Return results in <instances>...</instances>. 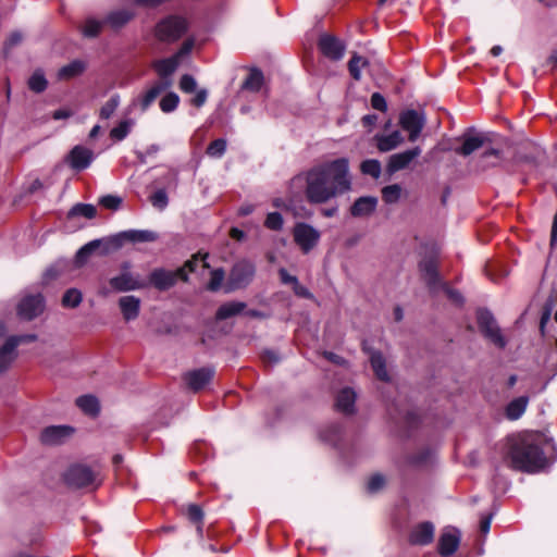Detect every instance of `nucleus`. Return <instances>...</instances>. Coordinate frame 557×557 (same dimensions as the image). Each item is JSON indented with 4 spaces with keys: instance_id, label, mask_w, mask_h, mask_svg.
Segmentation results:
<instances>
[{
    "instance_id": "obj_24",
    "label": "nucleus",
    "mask_w": 557,
    "mask_h": 557,
    "mask_svg": "<svg viewBox=\"0 0 557 557\" xmlns=\"http://www.w3.org/2000/svg\"><path fill=\"white\" fill-rule=\"evenodd\" d=\"M356 393L349 388H343L336 396V409L345 414H351L355 411Z\"/></svg>"
},
{
    "instance_id": "obj_52",
    "label": "nucleus",
    "mask_w": 557,
    "mask_h": 557,
    "mask_svg": "<svg viewBox=\"0 0 557 557\" xmlns=\"http://www.w3.org/2000/svg\"><path fill=\"white\" fill-rule=\"evenodd\" d=\"M283 223V216L278 212H270L264 221L265 227L272 231L282 230Z\"/></svg>"
},
{
    "instance_id": "obj_27",
    "label": "nucleus",
    "mask_w": 557,
    "mask_h": 557,
    "mask_svg": "<svg viewBox=\"0 0 557 557\" xmlns=\"http://www.w3.org/2000/svg\"><path fill=\"white\" fill-rule=\"evenodd\" d=\"M168 88L169 83H153V85L138 98L141 111H146L154 102V100Z\"/></svg>"
},
{
    "instance_id": "obj_7",
    "label": "nucleus",
    "mask_w": 557,
    "mask_h": 557,
    "mask_svg": "<svg viewBox=\"0 0 557 557\" xmlns=\"http://www.w3.org/2000/svg\"><path fill=\"white\" fill-rule=\"evenodd\" d=\"M255 265L247 260L235 263L228 275L226 292H234L248 286L255 276Z\"/></svg>"
},
{
    "instance_id": "obj_46",
    "label": "nucleus",
    "mask_w": 557,
    "mask_h": 557,
    "mask_svg": "<svg viewBox=\"0 0 557 557\" xmlns=\"http://www.w3.org/2000/svg\"><path fill=\"white\" fill-rule=\"evenodd\" d=\"M133 122L129 120H125L120 122V124L113 127L110 132V136L114 140H123L131 132Z\"/></svg>"
},
{
    "instance_id": "obj_41",
    "label": "nucleus",
    "mask_w": 557,
    "mask_h": 557,
    "mask_svg": "<svg viewBox=\"0 0 557 557\" xmlns=\"http://www.w3.org/2000/svg\"><path fill=\"white\" fill-rule=\"evenodd\" d=\"M368 65L367 59L355 53L348 62V70L354 79L361 78V69Z\"/></svg>"
},
{
    "instance_id": "obj_16",
    "label": "nucleus",
    "mask_w": 557,
    "mask_h": 557,
    "mask_svg": "<svg viewBox=\"0 0 557 557\" xmlns=\"http://www.w3.org/2000/svg\"><path fill=\"white\" fill-rule=\"evenodd\" d=\"M73 431L67 425H50L41 431L40 441L49 446L60 445L73 434Z\"/></svg>"
},
{
    "instance_id": "obj_1",
    "label": "nucleus",
    "mask_w": 557,
    "mask_h": 557,
    "mask_svg": "<svg viewBox=\"0 0 557 557\" xmlns=\"http://www.w3.org/2000/svg\"><path fill=\"white\" fill-rule=\"evenodd\" d=\"M306 183V198L310 203L321 205L351 189L348 160L339 158L313 166L292 180V186L301 187Z\"/></svg>"
},
{
    "instance_id": "obj_63",
    "label": "nucleus",
    "mask_w": 557,
    "mask_h": 557,
    "mask_svg": "<svg viewBox=\"0 0 557 557\" xmlns=\"http://www.w3.org/2000/svg\"><path fill=\"white\" fill-rule=\"evenodd\" d=\"M278 274H280V277H281V282L283 284H290L293 285V287L295 286V284L298 282V278L294 275H290L285 269H280L278 271Z\"/></svg>"
},
{
    "instance_id": "obj_58",
    "label": "nucleus",
    "mask_w": 557,
    "mask_h": 557,
    "mask_svg": "<svg viewBox=\"0 0 557 557\" xmlns=\"http://www.w3.org/2000/svg\"><path fill=\"white\" fill-rule=\"evenodd\" d=\"M195 46V39L194 38H187L181 46V48L177 50L174 55L181 61L184 57L188 55L193 48Z\"/></svg>"
},
{
    "instance_id": "obj_47",
    "label": "nucleus",
    "mask_w": 557,
    "mask_h": 557,
    "mask_svg": "<svg viewBox=\"0 0 557 557\" xmlns=\"http://www.w3.org/2000/svg\"><path fill=\"white\" fill-rule=\"evenodd\" d=\"M401 188L398 184L385 186L382 189V198L386 203H395L399 200Z\"/></svg>"
},
{
    "instance_id": "obj_39",
    "label": "nucleus",
    "mask_w": 557,
    "mask_h": 557,
    "mask_svg": "<svg viewBox=\"0 0 557 557\" xmlns=\"http://www.w3.org/2000/svg\"><path fill=\"white\" fill-rule=\"evenodd\" d=\"M15 357L16 354L13 351V345L4 343L0 348V374L10 367Z\"/></svg>"
},
{
    "instance_id": "obj_6",
    "label": "nucleus",
    "mask_w": 557,
    "mask_h": 557,
    "mask_svg": "<svg viewBox=\"0 0 557 557\" xmlns=\"http://www.w3.org/2000/svg\"><path fill=\"white\" fill-rule=\"evenodd\" d=\"M109 285L114 292L126 293L146 288L147 282L141 280L139 275L131 272L129 262H123L121 265V273L111 277L109 280Z\"/></svg>"
},
{
    "instance_id": "obj_51",
    "label": "nucleus",
    "mask_w": 557,
    "mask_h": 557,
    "mask_svg": "<svg viewBox=\"0 0 557 557\" xmlns=\"http://www.w3.org/2000/svg\"><path fill=\"white\" fill-rule=\"evenodd\" d=\"M226 150V140L219 138L213 140L207 148V153L213 158H221Z\"/></svg>"
},
{
    "instance_id": "obj_32",
    "label": "nucleus",
    "mask_w": 557,
    "mask_h": 557,
    "mask_svg": "<svg viewBox=\"0 0 557 557\" xmlns=\"http://www.w3.org/2000/svg\"><path fill=\"white\" fill-rule=\"evenodd\" d=\"M264 83L263 73L259 69H251L243 82L242 89L258 92Z\"/></svg>"
},
{
    "instance_id": "obj_3",
    "label": "nucleus",
    "mask_w": 557,
    "mask_h": 557,
    "mask_svg": "<svg viewBox=\"0 0 557 557\" xmlns=\"http://www.w3.org/2000/svg\"><path fill=\"white\" fill-rule=\"evenodd\" d=\"M106 248V238L94 239L78 249L75 255L74 264L67 260H59L46 270L44 277L46 281H50L61 276L63 272L71 267L79 268L84 265L91 253H94L97 249H101L102 255H108L109 252H104Z\"/></svg>"
},
{
    "instance_id": "obj_10",
    "label": "nucleus",
    "mask_w": 557,
    "mask_h": 557,
    "mask_svg": "<svg viewBox=\"0 0 557 557\" xmlns=\"http://www.w3.org/2000/svg\"><path fill=\"white\" fill-rule=\"evenodd\" d=\"M293 237L301 251L308 253L318 245L321 234L312 225L299 222L294 226Z\"/></svg>"
},
{
    "instance_id": "obj_17",
    "label": "nucleus",
    "mask_w": 557,
    "mask_h": 557,
    "mask_svg": "<svg viewBox=\"0 0 557 557\" xmlns=\"http://www.w3.org/2000/svg\"><path fill=\"white\" fill-rule=\"evenodd\" d=\"M421 148L417 146L406 151L392 154L388 159L387 171L389 173H395L406 169L416 158L421 154Z\"/></svg>"
},
{
    "instance_id": "obj_56",
    "label": "nucleus",
    "mask_w": 557,
    "mask_h": 557,
    "mask_svg": "<svg viewBox=\"0 0 557 557\" xmlns=\"http://www.w3.org/2000/svg\"><path fill=\"white\" fill-rule=\"evenodd\" d=\"M122 203V199L117 196L107 195L100 199V205L107 209L117 210Z\"/></svg>"
},
{
    "instance_id": "obj_11",
    "label": "nucleus",
    "mask_w": 557,
    "mask_h": 557,
    "mask_svg": "<svg viewBox=\"0 0 557 557\" xmlns=\"http://www.w3.org/2000/svg\"><path fill=\"white\" fill-rule=\"evenodd\" d=\"M97 479V473L84 465H74L64 473L66 484L74 487H86Z\"/></svg>"
},
{
    "instance_id": "obj_26",
    "label": "nucleus",
    "mask_w": 557,
    "mask_h": 557,
    "mask_svg": "<svg viewBox=\"0 0 557 557\" xmlns=\"http://www.w3.org/2000/svg\"><path fill=\"white\" fill-rule=\"evenodd\" d=\"M135 12L129 9H117L111 11L104 18V22L113 29H119L126 25L133 17Z\"/></svg>"
},
{
    "instance_id": "obj_57",
    "label": "nucleus",
    "mask_w": 557,
    "mask_h": 557,
    "mask_svg": "<svg viewBox=\"0 0 557 557\" xmlns=\"http://www.w3.org/2000/svg\"><path fill=\"white\" fill-rule=\"evenodd\" d=\"M37 339V336L35 334H26V335H18V336H11L7 339V344L13 345V351H15V348L23 343H32Z\"/></svg>"
},
{
    "instance_id": "obj_25",
    "label": "nucleus",
    "mask_w": 557,
    "mask_h": 557,
    "mask_svg": "<svg viewBox=\"0 0 557 557\" xmlns=\"http://www.w3.org/2000/svg\"><path fill=\"white\" fill-rule=\"evenodd\" d=\"M374 139L376 140L377 149L382 152L391 151L404 141V137L399 131H394L387 135L376 134Z\"/></svg>"
},
{
    "instance_id": "obj_55",
    "label": "nucleus",
    "mask_w": 557,
    "mask_h": 557,
    "mask_svg": "<svg viewBox=\"0 0 557 557\" xmlns=\"http://www.w3.org/2000/svg\"><path fill=\"white\" fill-rule=\"evenodd\" d=\"M385 485V478L382 474L372 475L367 484V488L370 493H376Z\"/></svg>"
},
{
    "instance_id": "obj_50",
    "label": "nucleus",
    "mask_w": 557,
    "mask_h": 557,
    "mask_svg": "<svg viewBox=\"0 0 557 557\" xmlns=\"http://www.w3.org/2000/svg\"><path fill=\"white\" fill-rule=\"evenodd\" d=\"M208 253H197L190 260L186 261L185 264L181 269H185V273L188 276L189 272H194L196 270L198 261H202L203 268L208 269L210 265L207 262Z\"/></svg>"
},
{
    "instance_id": "obj_42",
    "label": "nucleus",
    "mask_w": 557,
    "mask_h": 557,
    "mask_svg": "<svg viewBox=\"0 0 557 557\" xmlns=\"http://www.w3.org/2000/svg\"><path fill=\"white\" fill-rule=\"evenodd\" d=\"M360 170L366 175H369L373 178H379L382 172V166L379 160L368 159L361 163Z\"/></svg>"
},
{
    "instance_id": "obj_31",
    "label": "nucleus",
    "mask_w": 557,
    "mask_h": 557,
    "mask_svg": "<svg viewBox=\"0 0 557 557\" xmlns=\"http://www.w3.org/2000/svg\"><path fill=\"white\" fill-rule=\"evenodd\" d=\"M246 308L243 301H230L221 305L215 313L216 320H226L234 315L239 314Z\"/></svg>"
},
{
    "instance_id": "obj_9",
    "label": "nucleus",
    "mask_w": 557,
    "mask_h": 557,
    "mask_svg": "<svg viewBox=\"0 0 557 557\" xmlns=\"http://www.w3.org/2000/svg\"><path fill=\"white\" fill-rule=\"evenodd\" d=\"M478 325L486 338L498 348L506 346V339L498 327L496 320L487 309H480L476 313Z\"/></svg>"
},
{
    "instance_id": "obj_34",
    "label": "nucleus",
    "mask_w": 557,
    "mask_h": 557,
    "mask_svg": "<svg viewBox=\"0 0 557 557\" xmlns=\"http://www.w3.org/2000/svg\"><path fill=\"white\" fill-rule=\"evenodd\" d=\"M77 407L86 414L95 417L99 413L100 406L98 399L92 395H84L76 399Z\"/></svg>"
},
{
    "instance_id": "obj_8",
    "label": "nucleus",
    "mask_w": 557,
    "mask_h": 557,
    "mask_svg": "<svg viewBox=\"0 0 557 557\" xmlns=\"http://www.w3.org/2000/svg\"><path fill=\"white\" fill-rule=\"evenodd\" d=\"M178 280L187 281L185 269H177L175 271L157 268L150 272L148 276L147 286L151 285L158 290H168L172 288Z\"/></svg>"
},
{
    "instance_id": "obj_22",
    "label": "nucleus",
    "mask_w": 557,
    "mask_h": 557,
    "mask_svg": "<svg viewBox=\"0 0 557 557\" xmlns=\"http://www.w3.org/2000/svg\"><path fill=\"white\" fill-rule=\"evenodd\" d=\"M377 207V198L373 196H363L355 200L350 207V214L354 218L370 216Z\"/></svg>"
},
{
    "instance_id": "obj_20",
    "label": "nucleus",
    "mask_w": 557,
    "mask_h": 557,
    "mask_svg": "<svg viewBox=\"0 0 557 557\" xmlns=\"http://www.w3.org/2000/svg\"><path fill=\"white\" fill-rule=\"evenodd\" d=\"M460 543V534L458 530L448 528L443 531L438 539V553L443 557L453 555Z\"/></svg>"
},
{
    "instance_id": "obj_19",
    "label": "nucleus",
    "mask_w": 557,
    "mask_h": 557,
    "mask_svg": "<svg viewBox=\"0 0 557 557\" xmlns=\"http://www.w3.org/2000/svg\"><path fill=\"white\" fill-rule=\"evenodd\" d=\"M213 375L214 369L207 367L187 372L184 380L191 391L198 392L212 380Z\"/></svg>"
},
{
    "instance_id": "obj_2",
    "label": "nucleus",
    "mask_w": 557,
    "mask_h": 557,
    "mask_svg": "<svg viewBox=\"0 0 557 557\" xmlns=\"http://www.w3.org/2000/svg\"><path fill=\"white\" fill-rule=\"evenodd\" d=\"M508 458L512 469L530 473L541 471L547 462L534 435H525L513 441L508 451Z\"/></svg>"
},
{
    "instance_id": "obj_35",
    "label": "nucleus",
    "mask_w": 557,
    "mask_h": 557,
    "mask_svg": "<svg viewBox=\"0 0 557 557\" xmlns=\"http://www.w3.org/2000/svg\"><path fill=\"white\" fill-rule=\"evenodd\" d=\"M420 270L423 273L428 284L434 286L438 282L437 264L433 259L423 260L420 263Z\"/></svg>"
},
{
    "instance_id": "obj_54",
    "label": "nucleus",
    "mask_w": 557,
    "mask_h": 557,
    "mask_svg": "<svg viewBox=\"0 0 557 557\" xmlns=\"http://www.w3.org/2000/svg\"><path fill=\"white\" fill-rule=\"evenodd\" d=\"M180 88L183 92L191 94L196 91L197 82L194 76L189 74H184L180 79Z\"/></svg>"
},
{
    "instance_id": "obj_59",
    "label": "nucleus",
    "mask_w": 557,
    "mask_h": 557,
    "mask_svg": "<svg viewBox=\"0 0 557 557\" xmlns=\"http://www.w3.org/2000/svg\"><path fill=\"white\" fill-rule=\"evenodd\" d=\"M371 106L373 109L381 111V112H385L387 110L386 100L380 92L372 94Z\"/></svg>"
},
{
    "instance_id": "obj_44",
    "label": "nucleus",
    "mask_w": 557,
    "mask_h": 557,
    "mask_svg": "<svg viewBox=\"0 0 557 557\" xmlns=\"http://www.w3.org/2000/svg\"><path fill=\"white\" fill-rule=\"evenodd\" d=\"M120 106V96L113 95L100 109L99 116L102 120L110 119Z\"/></svg>"
},
{
    "instance_id": "obj_53",
    "label": "nucleus",
    "mask_w": 557,
    "mask_h": 557,
    "mask_svg": "<svg viewBox=\"0 0 557 557\" xmlns=\"http://www.w3.org/2000/svg\"><path fill=\"white\" fill-rule=\"evenodd\" d=\"M225 273L223 269H215L211 272V278L208 284V289L212 292H216L220 289L222 282L224 280Z\"/></svg>"
},
{
    "instance_id": "obj_4",
    "label": "nucleus",
    "mask_w": 557,
    "mask_h": 557,
    "mask_svg": "<svg viewBox=\"0 0 557 557\" xmlns=\"http://www.w3.org/2000/svg\"><path fill=\"white\" fill-rule=\"evenodd\" d=\"M188 29L186 18L178 15H169L160 20L154 26V37L165 44L177 41Z\"/></svg>"
},
{
    "instance_id": "obj_37",
    "label": "nucleus",
    "mask_w": 557,
    "mask_h": 557,
    "mask_svg": "<svg viewBox=\"0 0 557 557\" xmlns=\"http://www.w3.org/2000/svg\"><path fill=\"white\" fill-rule=\"evenodd\" d=\"M48 82L44 72L41 70H36L28 79V88L36 94H40L46 90Z\"/></svg>"
},
{
    "instance_id": "obj_64",
    "label": "nucleus",
    "mask_w": 557,
    "mask_h": 557,
    "mask_svg": "<svg viewBox=\"0 0 557 557\" xmlns=\"http://www.w3.org/2000/svg\"><path fill=\"white\" fill-rule=\"evenodd\" d=\"M294 289V293L297 295V296H300V297H304V298H312V294L309 292V289L307 287H305L304 285H301L299 283V281L295 284V286L293 287Z\"/></svg>"
},
{
    "instance_id": "obj_12",
    "label": "nucleus",
    "mask_w": 557,
    "mask_h": 557,
    "mask_svg": "<svg viewBox=\"0 0 557 557\" xmlns=\"http://www.w3.org/2000/svg\"><path fill=\"white\" fill-rule=\"evenodd\" d=\"M399 124L403 129L408 132V138L413 143L420 136L425 124V119L416 110H407L400 114Z\"/></svg>"
},
{
    "instance_id": "obj_29",
    "label": "nucleus",
    "mask_w": 557,
    "mask_h": 557,
    "mask_svg": "<svg viewBox=\"0 0 557 557\" xmlns=\"http://www.w3.org/2000/svg\"><path fill=\"white\" fill-rule=\"evenodd\" d=\"M487 138L484 136H465L463 144L461 147L456 149V152L460 156H470L475 150L485 146Z\"/></svg>"
},
{
    "instance_id": "obj_38",
    "label": "nucleus",
    "mask_w": 557,
    "mask_h": 557,
    "mask_svg": "<svg viewBox=\"0 0 557 557\" xmlns=\"http://www.w3.org/2000/svg\"><path fill=\"white\" fill-rule=\"evenodd\" d=\"M96 208L92 205L88 203H76L72 209L69 211L67 216L74 218V216H84L86 219H92L96 216Z\"/></svg>"
},
{
    "instance_id": "obj_45",
    "label": "nucleus",
    "mask_w": 557,
    "mask_h": 557,
    "mask_svg": "<svg viewBox=\"0 0 557 557\" xmlns=\"http://www.w3.org/2000/svg\"><path fill=\"white\" fill-rule=\"evenodd\" d=\"M187 517L188 519L194 522V523H197V532L199 535L202 534V527H201V522H202V519H203V511L202 509L196 505V504H190L188 507H187Z\"/></svg>"
},
{
    "instance_id": "obj_21",
    "label": "nucleus",
    "mask_w": 557,
    "mask_h": 557,
    "mask_svg": "<svg viewBox=\"0 0 557 557\" xmlns=\"http://www.w3.org/2000/svg\"><path fill=\"white\" fill-rule=\"evenodd\" d=\"M434 524L425 521L421 522L412 528L409 534V542L412 545H428L432 543L434 539Z\"/></svg>"
},
{
    "instance_id": "obj_33",
    "label": "nucleus",
    "mask_w": 557,
    "mask_h": 557,
    "mask_svg": "<svg viewBox=\"0 0 557 557\" xmlns=\"http://www.w3.org/2000/svg\"><path fill=\"white\" fill-rule=\"evenodd\" d=\"M529 403L528 396H520L511 400L506 408V417L509 420L519 419L525 411Z\"/></svg>"
},
{
    "instance_id": "obj_15",
    "label": "nucleus",
    "mask_w": 557,
    "mask_h": 557,
    "mask_svg": "<svg viewBox=\"0 0 557 557\" xmlns=\"http://www.w3.org/2000/svg\"><path fill=\"white\" fill-rule=\"evenodd\" d=\"M318 46L324 57L334 61L341 60L345 52V45L338 38L329 34L320 37Z\"/></svg>"
},
{
    "instance_id": "obj_5",
    "label": "nucleus",
    "mask_w": 557,
    "mask_h": 557,
    "mask_svg": "<svg viewBox=\"0 0 557 557\" xmlns=\"http://www.w3.org/2000/svg\"><path fill=\"white\" fill-rule=\"evenodd\" d=\"M158 239V234L148 230H127L106 238L104 252L120 249L125 243H151Z\"/></svg>"
},
{
    "instance_id": "obj_49",
    "label": "nucleus",
    "mask_w": 557,
    "mask_h": 557,
    "mask_svg": "<svg viewBox=\"0 0 557 557\" xmlns=\"http://www.w3.org/2000/svg\"><path fill=\"white\" fill-rule=\"evenodd\" d=\"M151 205L158 210H164L169 205V198L164 189H158L150 196Z\"/></svg>"
},
{
    "instance_id": "obj_48",
    "label": "nucleus",
    "mask_w": 557,
    "mask_h": 557,
    "mask_svg": "<svg viewBox=\"0 0 557 557\" xmlns=\"http://www.w3.org/2000/svg\"><path fill=\"white\" fill-rule=\"evenodd\" d=\"M178 102L180 97L175 92H169L160 100V109L164 113L173 112L177 108Z\"/></svg>"
},
{
    "instance_id": "obj_23",
    "label": "nucleus",
    "mask_w": 557,
    "mask_h": 557,
    "mask_svg": "<svg viewBox=\"0 0 557 557\" xmlns=\"http://www.w3.org/2000/svg\"><path fill=\"white\" fill-rule=\"evenodd\" d=\"M119 307L123 319L126 322L133 321L139 315L140 299L133 295L123 296L119 299Z\"/></svg>"
},
{
    "instance_id": "obj_36",
    "label": "nucleus",
    "mask_w": 557,
    "mask_h": 557,
    "mask_svg": "<svg viewBox=\"0 0 557 557\" xmlns=\"http://www.w3.org/2000/svg\"><path fill=\"white\" fill-rule=\"evenodd\" d=\"M85 70V64L82 61H73L67 65L62 66L58 72L60 79H70L81 75Z\"/></svg>"
},
{
    "instance_id": "obj_30",
    "label": "nucleus",
    "mask_w": 557,
    "mask_h": 557,
    "mask_svg": "<svg viewBox=\"0 0 557 557\" xmlns=\"http://www.w3.org/2000/svg\"><path fill=\"white\" fill-rule=\"evenodd\" d=\"M370 354V362L371 367L376 375V377L381 381L388 382L389 375L386 370L385 359L380 351L372 350Z\"/></svg>"
},
{
    "instance_id": "obj_28",
    "label": "nucleus",
    "mask_w": 557,
    "mask_h": 557,
    "mask_svg": "<svg viewBox=\"0 0 557 557\" xmlns=\"http://www.w3.org/2000/svg\"><path fill=\"white\" fill-rule=\"evenodd\" d=\"M504 160V152L499 148L485 149L479 158V164L481 169L486 170L490 168H496L502 164Z\"/></svg>"
},
{
    "instance_id": "obj_13",
    "label": "nucleus",
    "mask_w": 557,
    "mask_h": 557,
    "mask_svg": "<svg viewBox=\"0 0 557 557\" xmlns=\"http://www.w3.org/2000/svg\"><path fill=\"white\" fill-rule=\"evenodd\" d=\"M45 308L44 297L40 294L28 295L22 298L17 305V315L26 321L38 317Z\"/></svg>"
},
{
    "instance_id": "obj_18",
    "label": "nucleus",
    "mask_w": 557,
    "mask_h": 557,
    "mask_svg": "<svg viewBox=\"0 0 557 557\" xmlns=\"http://www.w3.org/2000/svg\"><path fill=\"white\" fill-rule=\"evenodd\" d=\"M92 160V150L81 145L75 146L67 156L69 164L76 171L87 169L91 164Z\"/></svg>"
},
{
    "instance_id": "obj_40",
    "label": "nucleus",
    "mask_w": 557,
    "mask_h": 557,
    "mask_svg": "<svg viewBox=\"0 0 557 557\" xmlns=\"http://www.w3.org/2000/svg\"><path fill=\"white\" fill-rule=\"evenodd\" d=\"M104 24H107L104 20L100 21L94 17H88L82 27V32L86 37H96L99 35Z\"/></svg>"
},
{
    "instance_id": "obj_62",
    "label": "nucleus",
    "mask_w": 557,
    "mask_h": 557,
    "mask_svg": "<svg viewBox=\"0 0 557 557\" xmlns=\"http://www.w3.org/2000/svg\"><path fill=\"white\" fill-rule=\"evenodd\" d=\"M22 39H23V37L20 32H12L9 35L8 39L5 40L4 46L7 49H11L14 46L21 44Z\"/></svg>"
},
{
    "instance_id": "obj_43",
    "label": "nucleus",
    "mask_w": 557,
    "mask_h": 557,
    "mask_svg": "<svg viewBox=\"0 0 557 557\" xmlns=\"http://www.w3.org/2000/svg\"><path fill=\"white\" fill-rule=\"evenodd\" d=\"M83 295L76 288L67 289L62 297V305L66 308H76L82 302Z\"/></svg>"
},
{
    "instance_id": "obj_61",
    "label": "nucleus",
    "mask_w": 557,
    "mask_h": 557,
    "mask_svg": "<svg viewBox=\"0 0 557 557\" xmlns=\"http://www.w3.org/2000/svg\"><path fill=\"white\" fill-rule=\"evenodd\" d=\"M208 98V91L206 89L197 90L195 97L191 99L193 106L200 108L202 107Z\"/></svg>"
},
{
    "instance_id": "obj_14",
    "label": "nucleus",
    "mask_w": 557,
    "mask_h": 557,
    "mask_svg": "<svg viewBox=\"0 0 557 557\" xmlns=\"http://www.w3.org/2000/svg\"><path fill=\"white\" fill-rule=\"evenodd\" d=\"M181 61L173 54L170 58L157 60L152 63V67L159 76L161 84L169 83V88L173 84L172 75L176 72Z\"/></svg>"
},
{
    "instance_id": "obj_60",
    "label": "nucleus",
    "mask_w": 557,
    "mask_h": 557,
    "mask_svg": "<svg viewBox=\"0 0 557 557\" xmlns=\"http://www.w3.org/2000/svg\"><path fill=\"white\" fill-rule=\"evenodd\" d=\"M160 150L159 145L152 144L147 147L145 151H136V156L141 163L146 162V158L158 153Z\"/></svg>"
}]
</instances>
